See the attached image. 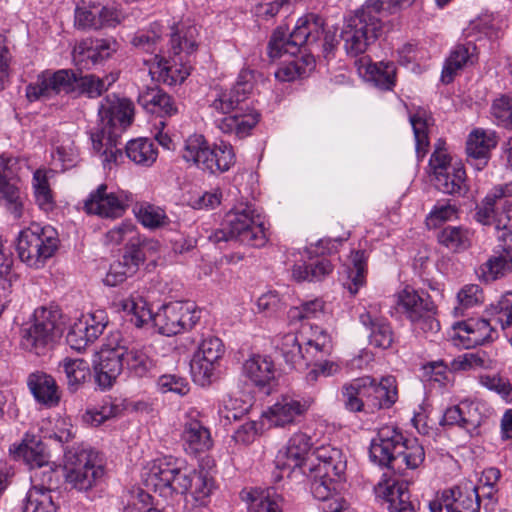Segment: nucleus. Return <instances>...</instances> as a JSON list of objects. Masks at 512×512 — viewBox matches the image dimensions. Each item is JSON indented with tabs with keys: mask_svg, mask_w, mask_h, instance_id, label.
Returning <instances> with one entry per match:
<instances>
[{
	"mask_svg": "<svg viewBox=\"0 0 512 512\" xmlns=\"http://www.w3.org/2000/svg\"><path fill=\"white\" fill-rule=\"evenodd\" d=\"M311 447V438L307 434L296 433L278 452L276 464L283 470L299 468L310 478L313 496L326 500L345 473L346 458L339 448L330 445L318 447L310 454Z\"/></svg>",
	"mask_w": 512,
	"mask_h": 512,
	"instance_id": "nucleus-1",
	"label": "nucleus"
},
{
	"mask_svg": "<svg viewBox=\"0 0 512 512\" xmlns=\"http://www.w3.org/2000/svg\"><path fill=\"white\" fill-rule=\"evenodd\" d=\"M253 79V71L243 69L232 88L217 91L211 100L209 109L221 132L244 138L258 123L260 115L246 103L253 89Z\"/></svg>",
	"mask_w": 512,
	"mask_h": 512,
	"instance_id": "nucleus-2",
	"label": "nucleus"
},
{
	"mask_svg": "<svg viewBox=\"0 0 512 512\" xmlns=\"http://www.w3.org/2000/svg\"><path fill=\"white\" fill-rule=\"evenodd\" d=\"M133 104L127 99L116 95L106 96L98 109L99 122L90 131L93 149L105 155V161L117 162L122 152L117 148V126L124 128L130 125L133 117Z\"/></svg>",
	"mask_w": 512,
	"mask_h": 512,
	"instance_id": "nucleus-3",
	"label": "nucleus"
},
{
	"mask_svg": "<svg viewBox=\"0 0 512 512\" xmlns=\"http://www.w3.org/2000/svg\"><path fill=\"white\" fill-rule=\"evenodd\" d=\"M370 459L391 469H416L425 459L423 446L417 439H406L396 428L384 426L378 430L369 448Z\"/></svg>",
	"mask_w": 512,
	"mask_h": 512,
	"instance_id": "nucleus-4",
	"label": "nucleus"
},
{
	"mask_svg": "<svg viewBox=\"0 0 512 512\" xmlns=\"http://www.w3.org/2000/svg\"><path fill=\"white\" fill-rule=\"evenodd\" d=\"M344 407L350 412H374L391 408L398 399L396 380L392 376L377 381L371 376L353 379L342 387Z\"/></svg>",
	"mask_w": 512,
	"mask_h": 512,
	"instance_id": "nucleus-5",
	"label": "nucleus"
},
{
	"mask_svg": "<svg viewBox=\"0 0 512 512\" xmlns=\"http://www.w3.org/2000/svg\"><path fill=\"white\" fill-rule=\"evenodd\" d=\"M65 323L57 306H42L35 309L31 324L22 330V347L35 354L45 355L61 338Z\"/></svg>",
	"mask_w": 512,
	"mask_h": 512,
	"instance_id": "nucleus-6",
	"label": "nucleus"
},
{
	"mask_svg": "<svg viewBox=\"0 0 512 512\" xmlns=\"http://www.w3.org/2000/svg\"><path fill=\"white\" fill-rule=\"evenodd\" d=\"M324 34V19L315 13H307L300 17L289 37L282 28H277L268 43V54L271 58H280L284 54L294 56L301 46H319L318 42Z\"/></svg>",
	"mask_w": 512,
	"mask_h": 512,
	"instance_id": "nucleus-7",
	"label": "nucleus"
},
{
	"mask_svg": "<svg viewBox=\"0 0 512 512\" xmlns=\"http://www.w3.org/2000/svg\"><path fill=\"white\" fill-rule=\"evenodd\" d=\"M182 159L211 174L228 171L235 163V154L230 144L221 142L211 146L201 134L190 135L181 150Z\"/></svg>",
	"mask_w": 512,
	"mask_h": 512,
	"instance_id": "nucleus-8",
	"label": "nucleus"
},
{
	"mask_svg": "<svg viewBox=\"0 0 512 512\" xmlns=\"http://www.w3.org/2000/svg\"><path fill=\"white\" fill-rule=\"evenodd\" d=\"M384 23L361 7L349 15L343 24L340 38L349 56L363 54L383 34Z\"/></svg>",
	"mask_w": 512,
	"mask_h": 512,
	"instance_id": "nucleus-9",
	"label": "nucleus"
},
{
	"mask_svg": "<svg viewBox=\"0 0 512 512\" xmlns=\"http://www.w3.org/2000/svg\"><path fill=\"white\" fill-rule=\"evenodd\" d=\"M120 308L130 315V322L136 327H142L149 321H153L159 333L172 336L182 332L180 325L179 301L164 304L156 313H152L148 304L141 297H130L119 302Z\"/></svg>",
	"mask_w": 512,
	"mask_h": 512,
	"instance_id": "nucleus-10",
	"label": "nucleus"
},
{
	"mask_svg": "<svg viewBox=\"0 0 512 512\" xmlns=\"http://www.w3.org/2000/svg\"><path fill=\"white\" fill-rule=\"evenodd\" d=\"M209 239L214 243L237 240L251 247H263L267 242L265 228L254 220V210L246 206L228 213L224 227L213 232Z\"/></svg>",
	"mask_w": 512,
	"mask_h": 512,
	"instance_id": "nucleus-11",
	"label": "nucleus"
},
{
	"mask_svg": "<svg viewBox=\"0 0 512 512\" xmlns=\"http://www.w3.org/2000/svg\"><path fill=\"white\" fill-rule=\"evenodd\" d=\"M191 472L182 461L165 456L153 461L146 481L161 496L184 495L191 489Z\"/></svg>",
	"mask_w": 512,
	"mask_h": 512,
	"instance_id": "nucleus-12",
	"label": "nucleus"
},
{
	"mask_svg": "<svg viewBox=\"0 0 512 512\" xmlns=\"http://www.w3.org/2000/svg\"><path fill=\"white\" fill-rule=\"evenodd\" d=\"M58 242L57 233L52 227L32 225L20 232L16 249L22 262L38 269L54 255Z\"/></svg>",
	"mask_w": 512,
	"mask_h": 512,
	"instance_id": "nucleus-13",
	"label": "nucleus"
},
{
	"mask_svg": "<svg viewBox=\"0 0 512 512\" xmlns=\"http://www.w3.org/2000/svg\"><path fill=\"white\" fill-rule=\"evenodd\" d=\"M396 306L416 330L428 333L440 329L437 307L428 294H420L407 287L397 294Z\"/></svg>",
	"mask_w": 512,
	"mask_h": 512,
	"instance_id": "nucleus-14",
	"label": "nucleus"
},
{
	"mask_svg": "<svg viewBox=\"0 0 512 512\" xmlns=\"http://www.w3.org/2000/svg\"><path fill=\"white\" fill-rule=\"evenodd\" d=\"M95 455L86 449L72 447L64 454V477L67 483L79 491L91 489L103 476V468L96 465Z\"/></svg>",
	"mask_w": 512,
	"mask_h": 512,
	"instance_id": "nucleus-15",
	"label": "nucleus"
},
{
	"mask_svg": "<svg viewBox=\"0 0 512 512\" xmlns=\"http://www.w3.org/2000/svg\"><path fill=\"white\" fill-rule=\"evenodd\" d=\"M79 75L80 72L72 69L44 71L26 86V97L30 102L48 99L60 93L76 97Z\"/></svg>",
	"mask_w": 512,
	"mask_h": 512,
	"instance_id": "nucleus-16",
	"label": "nucleus"
},
{
	"mask_svg": "<svg viewBox=\"0 0 512 512\" xmlns=\"http://www.w3.org/2000/svg\"><path fill=\"white\" fill-rule=\"evenodd\" d=\"M124 369L122 338L116 333L107 339L99 353V362L94 366L95 382L102 390L109 389Z\"/></svg>",
	"mask_w": 512,
	"mask_h": 512,
	"instance_id": "nucleus-17",
	"label": "nucleus"
},
{
	"mask_svg": "<svg viewBox=\"0 0 512 512\" xmlns=\"http://www.w3.org/2000/svg\"><path fill=\"white\" fill-rule=\"evenodd\" d=\"M224 352L225 348L220 338L213 335L204 337L190 363L194 380L202 385L210 382L214 377L215 365Z\"/></svg>",
	"mask_w": 512,
	"mask_h": 512,
	"instance_id": "nucleus-18",
	"label": "nucleus"
},
{
	"mask_svg": "<svg viewBox=\"0 0 512 512\" xmlns=\"http://www.w3.org/2000/svg\"><path fill=\"white\" fill-rule=\"evenodd\" d=\"M18 159L5 154L0 155V197L5 201V207L19 219L23 214V199L18 186Z\"/></svg>",
	"mask_w": 512,
	"mask_h": 512,
	"instance_id": "nucleus-19",
	"label": "nucleus"
},
{
	"mask_svg": "<svg viewBox=\"0 0 512 512\" xmlns=\"http://www.w3.org/2000/svg\"><path fill=\"white\" fill-rule=\"evenodd\" d=\"M482 405L479 402L464 400L445 410L440 421L442 426H457L470 436L479 435L484 421Z\"/></svg>",
	"mask_w": 512,
	"mask_h": 512,
	"instance_id": "nucleus-20",
	"label": "nucleus"
},
{
	"mask_svg": "<svg viewBox=\"0 0 512 512\" xmlns=\"http://www.w3.org/2000/svg\"><path fill=\"white\" fill-rule=\"evenodd\" d=\"M117 49L118 44L114 39L86 38L75 45L72 58L79 69H90L110 58Z\"/></svg>",
	"mask_w": 512,
	"mask_h": 512,
	"instance_id": "nucleus-21",
	"label": "nucleus"
},
{
	"mask_svg": "<svg viewBox=\"0 0 512 512\" xmlns=\"http://www.w3.org/2000/svg\"><path fill=\"white\" fill-rule=\"evenodd\" d=\"M313 400L310 398L298 399L292 396H282L273 404L266 415L269 422L278 427L299 422L311 407Z\"/></svg>",
	"mask_w": 512,
	"mask_h": 512,
	"instance_id": "nucleus-22",
	"label": "nucleus"
},
{
	"mask_svg": "<svg viewBox=\"0 0 512 512\" xmlns=\"http://www.w3.org/2000/svg\"><path fill=\"white\" fill-rule=\"evenodd\" d=\"M447 512H480L479 488L472 482H463L442 495Z\"/></svg>",
	"mask_w": 512,
	"mask_h": 512,
	"instance_id": "nucleus-23",
	"label": "nucleus"
},
{
	"mask_svg": "<svg viewBox=\"0 0 512 512\" xmlns=\"http://www.w3.org/2000/svg\"><path fill=\"white\" fill-rule=\"evenodd\" d=\"M84 209L89 214L116 218L124 213L126 205L114 193L107 192L106 184H101L85 200Z\"/></svg>",
	"mask_w": 512,
	"mask_h": 512,
	"instance_id": "nucleus-24",
	"label": "nucleus"
},
{
	"mask_svg": "<svg viewBox=\"0 0 512 512\" xmlns=\"http://www.w3.org/2000/svg\"><path fill=\"white\" fill-rule=\"evenodd\" d=\"M137 102L147 112L161 117H171L179 112V104L175 99L157 85L143 88Z\"/></svg>",
	"mask_w": 512,
	"mask_h": 512,
	"instance_id": "nucleus-25",
	"label": "nucleus"
},
{
	"mask_svg": "<svg viewBox=\"0 0 512 512\" xmlns=\"http://www.w3.org/2000/svg\"><path fill=\"white\" fill-rule=\"evenodd\" d=\"M243 374L250 382L261 390L270 392L276 380V370L269 356L254 354L243 364Z\"/></svg>",
	"mask_w": 512,
	"mask_h": 512,
	"instance_id": "nucleus-26",
	"label": "nucleus"
},
{
	"mask_svg": "<svg viewBox=\"0 0 512 512\" xmlns=\"http://www.w3.org/2000/svg\"><path fill=\"white\" fill-rule=\"evenodd\" d=\"M27 386L35 400L47 407H56L61 399V393L55 379L43 372L35 371L29 374Z\"/></svg>",
	"mask_w": 512,
	"mask_h": 512,
	"instance_id": "nucleus-27",
	"label": "nucleus"
},
{
	"mask_svg": "<svg viewBox=\"0 0 512 512\" xmlns=\"http://www.w3.org/2000/svg\"><path fill=\"white\" fill-rule=\"evenodd\" d=\"M181 440L189 454L206 452L213 446L209 429L200 420L192 417H188L183 424Z\"/></svg>",
	"mask_w": 512,
	"mask_h": 512,
	"instance_id": "nucleus-28",
	"label": "nucleus"
},
{
	"mask_svg": "<svg viewBox=\"0 0 512 512\" xmlns=\"http://www.w3.org/2000/svg\"><path fill=\"white\" fill-rule=\"evenodd\" d=\"M476 61V46L474 43L467 42L455 45L445 61L441 74L442 82L445 84L451 83L459 71L475 64Z\"/></svg>",
	"mask_w": 512,
	"mask_h": 512,
	"instance_id": "nucleus-29",
	"label": "nucleus"
},
{
	"mask_svg": "<svg viewBox=\"0 0 512 512\" xmlns=\"http://www.w3.org/2000/svg\"><path fill=\"white\" fill-rule=\"evenodd\" d=\"M159 250V242L140 235H132L124 247L122 260L127 262L128 269L137 272L148 256Z\"/></svg>",
	"mask_w": 512,
	"mask_h": 512,
	"instance_id": "nucleus-30",
	"label": "nucleus"
},
{
	"mask_svg": "<svg viewBox=\"0 0 512 512\" xmlns=\"http://www.w3.org/2000/svg\"><path fill=\"white\" fill-rule=\"evenodd\" d=\"M497 145V138L494 132L475 130L473 131L466 143V152L469 161L475 165L478 170L487 164L490 151Z\"/></svg>",
	"mask_w": 512,
	"mask_h": 512,
	"instance_id": "nucleus-31",
	"label": "nucleus"
},
{
	"mask_svg": "<svg viewBox=\"0 0 512 512\" xmlns=\"http://www.w3.org/2000/svg\"><path fill=\"white\" fill-rule=\"evenodd\" d=\"M486 281H494L512 272V245L500 243L494 248L493 255L481 266Z\"/></svg>",
	"mask_w": 512,
	"mask_h": 512,
	"instance_id": "nucleus-32",
	"label": "nucleus"
},
{
	"mask_svg": "<svg viewBox=\"0 0 512 512\" xmlns=\"http://www.w3.org/2000/svg\"><path fill=\"white\" fill-rule=\"evenodd\" d=\"M360 322L370 330L369 342L372 346L380 349H389L394 343V332L385 318L373 315L367 311L360 315Z\"/></svg>",
	"mask_w": 512,
	"mask_h": 512,
	"instance_id": "nucleus-33",
	"label": "nucleus"
},
{
	"mask_svg": "<svg viewBox=\"0 0 512 512\" xmlns=\"http://www.w3.org/2000/svg\"><path fill=\"white\" fill-rule=\"evenodd\" d=\"M158 80L167 85L182 83L192 69L191 59L169 53V59L160 57L158 60Z\"/></svg>",
	"mask_w": 512,
	"mask_h": 512,
	"instance_id": "nucleus-34",
	"label": "nucleus"
},
{
	"mask_svg": "<svg viewBox=\"0 0 512 512\" xmlns=\"http://www.w3.org/2000/svg\"><path fill=\"white\" fill-rule=\"evenodd\" d=\"M198 34L196 26L179 25L174 27L170 36L169 53L191 59L198 48Z\"/></svg>",
	"mask_w": 512,
	"mask_h": 512,
	"instance_id": "nucleus-35",
	"label": "nucleus"
},
{
	"mask_svg": "<svg viewBox=\"0 0 512 512\" xmlns=\"http://www.w3.org/2000/svg\"><path fill=\"white\" fill-rule=\"evenodd\" d=\"M458 329L464 334H459L461 340L465 341L466 348L483 345L493 340L494 329L489 321L485 319H470L458 323Z\"/></svg>",
	"mask_w": 512,
	"mask_h": 512,
	"instance_id": "nucleus-36",
	"label": "nucleus"
},
{
	"mask_svg": "<svg viewBox=\"0 0 512 512\" xmlns=\"http://www.w3.org/2000/svg\"><path fill=\"white\" fill-rule=\"evenodd\" d=\"M436 188L445 194L462 196L468 191L466 172L461 162H454L435 178Z\"/></svg>",
	"mask_w": 512,
	"mask_h": 512,
	"instance_id": "nucleus-37",
	"label": "nucleus"
},
{
	"mask_svg": "<svg viewBox=\"0 0 512 512\" xmlns=\"http://www.w3.org/2000/svg\"><path fill=\"white\" fill-rule=\"evenodd\" d=\"M122 351L124 367L130 375L144 377L155 366L153 359L146 353L144 348L129 346L124 339H122Z\"/></svg>",
	"mask_w": 512,
	"mask_h": 512,
	"instance_id": "nucleus-38",
	"label": "nucleus"
},
{
	"mask_svg": "<svg viewBox=\"0 0 512 512\" xmlns=\"http://www.w3.org/2000/svg\"><path fill=\"white\" fill-rule=\"evenodd\" d=\"M9 452L15 460L23 459L32 471L49 462L45 446L41 441L22 442L10 447Z\"/></svg>",
	"mask_w": 512,
	"mask_h": 512,
	"instance_id": "nucleus-39",
	"label": "nucleus"
},
{
	"mask_svg": "<svg viewBox=\"0 0 512 512\" xmlns=\"http://www.w3.org/2000/svg\"><path fill=\"white\" fill-rule=\"evenodd\" d=\"M59 368H62L68 390L72 393L78 391L91 377L90 366L83 359L65 358L60 362Z\"/></svg>",
	"mask_w": 512,
	"mask_h": 512,
	"instance_id": "nucleus-40",
	"label": "nucleus"
},
{
	"mask_svg": "<svg viewBox=\"0 0 512 512\" xmlns=\"http://www.w3.org/2000/svg\"><path fill=\"white\" fill-rule=\"evenodd\" d=\"M315 68V59L307 54L284 62L275 72V77L282 82L294 81L308 76Z\"/></svg>",
	"mask_w": 512,
	"mask_h": 512,
	"instance_id": "nucleus-41",
	"label": "nucleus"
},
{
	"mask_svg": "<svg viewBox=\"0 0 512 512\" xmlns=\"http://www.w3.org/2000/svg\"><path fill=\"white\" fill-rule=\"evenodd\" d=\"M125 151L132 162L143 167L152 166L158 157L156 146L147 138L130 140L126 144Z\"/></svg>",
	"mask_w": 512,
	"mask_h": 512,
	"instance_id": "nucleus-42",
	"label": "nucleus"
},
{
	"mask_svg": "<svg viewBox=\"0 0 512 512\" xmlns=\"http://www.w3.org/2000/svg\"><path fill=\"white\" fill-rule=\"evenodd\" d=\"M365 78L381 90H392L396 83V66L393 62L370 63L365 67Z\"/></svg>",
	"mask_w": 512,
	"mask_h": 512,
	"instance_id": "nucleus-43",
	"label": "nucleus"
},
{
	"mask_svg": "<svg viewBox=\"0 0 512 512\" xmlns=\"http://www.w3.org/2000/svg\"><path fill=\"white\" fill-rule=\"evenodd\" d=\"M333 266L328 259L322 258L312 263H297L291 270L292 278L297 282L321 281L332 272Z\"/></svg>",
	"mask_w": 512,
	"mask_h": 512,
	"instance_id": "nucleus-44",
	"label": "nucleus"
},
{
	"mask_svg": "<svg viewBox=\"0 0 512 512\" xmlns=\"http://www.w3.org/2000/svg\"><path fill=\"white\" fill-rule=\"evenodd\" d=\"M117 80L114 74L99 78L94 74L83 75L80 72L76 97L85 95L88 98L100 97Z\"/></svg>",
	"mask_w": 512,
	"mask_h": 512,
	"instance_id": "nucleus-45",
	"label": "nucleus"
},
{
	"mask_svg": "<svg viewBox=\"0 0 512 512\" xmlns=\"http://www.w3.org/2000/svg\"><path fill=\"white\" fill-rule=\"evenodd\" d=\"M432 118L424 109H418L410 115V123L415 137V149L418 159H422L429 148L428 127Z\"/></svg>",
	"mask_w": 512,
	"mask_h": 512,
	"instance_id": "nucleus-46",
	"label": "nucleus"
},
{
	"mask_svg": "<svg viewBox=\"0 0 512 512\" xmlns=\"http://www.w3.org/2000/svg\"><path fill=\"white\" fill-rule=\"evenodd\" d=\"M351 267L347 268V278L343 281V287L351 295H355L360 287L365 284L366 257L364 251H355L351 255Z\"/></svg>",
	"mask_w": 512,
	"mask_h": 512,
	"instance_id": "nucleus-47",
	"label": "nucleus"
},
{
	"mask_svg": "<svg viewBox=\"0 0 512 512\" xmlns=\"http://www.w3.org/2000/svg\"><path fill=\"white\" fill-rule=\"evenodd\" d=\"M385 501L390 512H414L415 504L410 500V493L405 483H395L386 488Z\"/></svg>",
	"mask_w": 512,
	"mask_h": 512,
	"instance_id": "nucleus-48",
	"label": "nucleus"
},
{
	"mask_svg": "<svg viewBox=\"0 0 512 512\" xmlns=\"http://www.w3.org/2000/svg\"><path fill=\"white\" fill-rule=\"evenodd\" d=\"M438 242L453 252L466 250L471 245V233L468 229L447 226L437 236Z\"/></svg>",
	"mask_w": 512,
	"mask_h": 512,
	"instance_id": "nucleus-49",
	"label": "nucleus"
},
{
	"mask_svg": "<svg viewBox=\"0 0 512 512\" xmlns=\"http://www.w3.org/2000/svg\"><path fill=\"white\" fill-rule=\"evenodd\" d=\"M61 476V470L48 462L32 471L31 478L36 484L31 490L38 489L39 492L51 494L59 487Z\"/></svg>",
	"mask_w": 512,
	"mask_h": 512,
	"instance_id": "nucleus-50",
	"label": "nucleus"
},
{
	"mask_svg": "<svg viewBox=\"0 0 512 512\" xmlns=\"http://www.w3.org/2000/svg\"><path fill=\"white\" fill-rule=\"evenodd\" d=\"M134 213L137 220L144 227L150 229H156L169 223V218L162 208L147 202L136 205Z\"/></svg>",
	"mask_w": 512,
	"mask_h": 512,
	"instance_id": "nucleus-51",
	"label": "nucleus"
},
{
	"mask_svg": "<svg viewBox=\"0 0 512 512\" xmlns=\"http://www.w3.org/2000/svg\"><path fill=\"white\" fill-rule=\"evenodd\" d=\"M32 186L36 204L45 212L54 209L55 202L50 189L48 178L43 170H36L33 175Z\"/></svg>",
	"mask_w": 512,
	"mask_h": 512,
	"instance_id": "nucleus-52",
	"label": "nucleus"
},
{
	"mask_svg": "<svg viewBox=\"0 0 512 512\" xmlns=\"http://www.w3.org/2000/svg\"><path fill=\"white\" fill-rule=\"evenodd\" d=\"M276 347L280 350L286 363L291 366L300 364L305 359L296 334L287 333L277 339Z\"/></svg>",
	"mask_w": 512,
	"mask_h": 512,
	"instance_id": "nucleus-53",
	"label": "nucleus"
},
{
	"mask_svg": "<svg viewBox=\"0 0 512 512\" xmlns=\"http://www.w3.org/2000/svg\"><path fill=\"white\" fill-rule=\"evenodd\" d=\"M455 364L461 370L493 369L496 361L486 351L478 350L463 354L455 361Z\"/></svg>",
	"mask_w": 512,
	"mask_h": 512,
	"instance_id": "nucleus-54",
	"label": "nucleus"
},
{
	"mask_svg": "<svg viewBox=\"0 0 512 512\" xmlns=\"http://www.w3.org/2000/svg\"><path fill=\"white\" fill-rule=\"evenodd\" d=\"M458 306L454 308L456 315L464 310L477 306L484 301L482 288L477 284H468L460 289L457 294Z\"/></svg>",
	"mask_w": 512,
	"mask_h": 512,
	"instance_id": "nucleus-55",
	"label": "nucleus"
},
{
	"mask_svg": "<svg viewBox=\"0 0 512 512\" xmlns=\"http://www.w3.org/2000/svg\"><path fill=\"white\" fill-rule=\"evenodd\" d=\"M494 225L498 242L512 245V204L504 205L502 210L497 208Z\"/></svg>",
	"mask_w": 512,
	"mask_h": 512,
	"instance_id": "nucleus-56",
	"label": "nucleus"
},
{
	"mask_svg": "<svg viewBox=\"0 0 512 512\" xmlns=\"http://www.w3.org/2000/svg\"><path fill=\"white\" fill-rule=\"evenodd\" d=\"M57 506L51 494L39 492L38 489L30 490L23 512H56Z\"/></svg>",
	"mask_w": 512,
	"mask_h": 512,
	"instance_id": "nucleus-57",
	"label": "nucleus"
},
{
	"mask_svg": "<svg viewBox=\"0 0 512 512\" xmlns=\"http://www.w3.org/2000/svg\"><path fill=\"white\" fill-rule=\"evenodd\" d=\"M416 0H366L361 8L378 19L385 12L393 13L404 6L412 5Z\"/></svg>",
	"mask_w": 512,
	"mask_h": 512,
	"instance_id": "nucleus-58",
	"label": "nucleus"
},
{
	"mask_svg": "<svg viewBox=\"0 0 512 512\" xmlns=\"http://www.w3.org/2000/svg\"><path fill=\"white\" fill-rule=\"evenodd\" d=\"M189 480H191V489H189L188 493L192 495L195 501L203 502L212 491V479L208 477L207 472L192 469Z\"/></svg>",
	"mask_w": 512,
	"mask_h": 512,
	"instance_id": "nucleus-59",
	"label": "nucleus"
},
{
	"mask_svg": "<svg viewBox=\"0 0 512 512\" xmlns=\"http://www.w3.org/2000/svg\"><path fill=\"white\" fill-rule=\"evenodd\" d=\"M491 114L497 124L512 129V98L501 96L491 106Z\"/></svg>",
	"mask_w": 512,
	"mask_h": 512,
	"instance_id": "nucleus-60",
	"label": "nucleus"
},
{
	"mask_svg": "<svg viewBox=\"0 0 512 512\" xmlns=\"http://www.w3.org/2000/svg\"><path fill=\"white\" fill-rule=\"evenodd\" d=\"M222 193L216 189L211 192L190 193L187 204L193 209H213L221 203Z\"/></svg>",
	"mask_w": 512,
	"mask_h": 512,
	"instance_id": "nucleus-61",
	"label": "nucleus"
},
{
	"mask_svg": "<svg viewBox=\"0 0 512 512\" xmlns=\"http://www.w3.org/2000/svg\"><path fill=\"white\" fill-rule=\"evenodd\" d=\"M157 383L163 393L173 392L184 396L190 391V385L187 379L175 374L162 375L159 377Z\"/></svg>",
	"mask_w": 512,
	"mask_h": 512,
	"instance_id": "nucleus-62",
	"label": "nucleus"
},
{
	"mask_svg": "<svg viewBox=\"0 0 512 512\" xmlns=\"http://www.w3.org/2000/svg\"><path fill=\"white\" fill-rule=\"evenodd\" d=\"M479 381L481 385L491 391H495L504 399L512 397V384L506 378L499 375H481Z\"/></svg>",
	"mask_w": 512,
	"mask_h": 512,
	"instance_id": "nucleus-63",
	"label": "nucleus"
},
{
	"mask_svg": "<svg viewBox=\"0 0 512 512\" xmlns=\"http://www.w3.org/2000/svg\"><path fill=\"white\" fill-rule=\"evenodd\" d=\"M271 491L251 494L248 512H282L277 502L271 499Z\"/></svg>",
	"mask_w": 512,
	"mask_h": 512,
	"instance_id": "nucleus-64",
	"label": "nucleus"
}]
</instances>
